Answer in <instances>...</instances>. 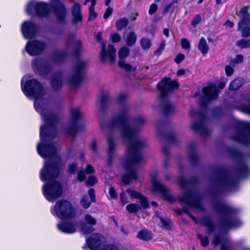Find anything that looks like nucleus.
<instances>
[{
  "label": "nucleus",
  "instance_id": "obj_63",
  "mask_svg": "<svg viewBox=\"0 0 250 250\" xmlns=\"http://www.w3.org/2000/svg\"><path fill=\"white\" fill-rule=\"evenodd\" d=\"M220 241V238L218 236H215L214 238L212 243L216 245H217Z\"/></svg>",
  "mask_w": 250,
  "mask_h": 250
},
{
  "label": "nucleus",
  "instance_id": "obj_23",
  "mask_svg": "<svg viewBox=\"0 0 250 250\" xmlns=\"http://www.w3.org/2000/svg\"><path fill=\"white\" fill-rule=\"evenodd\" d=\"M81 8L80 5L76 3L74 4L72 9V14L73 16V20L74 22H77L82 20V16L80 13Z\"/></svg>",
  "mask_w": 250,
  "mask_h": 250
},
{
  "label": "nucleus",
  "instance_id": "obj_4",
  "mask_svg": "<svg viewBox=\"0 0 250 250\" xmlns=\"http://www.w3.org/2000/svg\"><path fill=\"white\" fill-rule=\"evenodd\" d=\"M51 212L53 215H56L61 219L71 217L74 215L71 204L65 200L58 201L54 208L51 209Z\"/></svg>",
  "mask_w": 250,
  "mask_h": 250
},
{
  "label": "nucleus",
  "instance_id": "obj_5",
  "mask_svg": "<svg viewBox=\"0 0 250 250\" xmlns=\"http://www.w3.org/2000/svg\"><path fill=\"white\" fill-rule=\"evenodd\" d=\"M26 12L29 15L36 14L40 17H45L49 13V8L48 5L43 2L33 0L28 3Z\"/></svg>",
  "mask_w": 250,
  "mask_h": 250
},
{
  "label": "nucleus",
  "instance_id": "obj_55",
  "mask_svg": "<svg viewBox=\"0 0 250 250\" xmlns=\"http://www.w3.org/2000/svg\"><path fill=\"white\" fill-rule=\"evenodd\" d=\"M225 72L227 76H230L233 72V69L229 65H227L225 67Z\"/></svg>",
  "mask_w": 250,
  "mask_h": 250
},
{
  "label": "nucleus",
  "instance_id": "obj_20",
  "mask_svg": "<svg viewBox=\"0 0 250 250\" xmlns=\"http://www.w3.org/2000/svg\"><path fill=\"white\" fill-rule=\"evenodd\" d=\"M108 144V163L109 165L111 163V159L114 156V152L116 148V145L114 140L112 137H109L107 139Z\"/></svg>",
  "mask_w": 250,
  "mask_h": 250
},
{
  "label": "nucleus",
  "instance_id": "obj_19",
  "mask_svg": "<svg viewBox=\"0 0 250 250\" xmlns=\"http://www.w3.org/2000/svg\"><path fill=\"white\" fill-rule=\"evenodd\" d=\"M59 229L66 233H72L76 231V226L71 222H62L58 225Z\"/></svg>",
  "mask_w": 250,
  "mask_h": 250
},
{
  "label": "nucleus",
  "instance_id": "obj_39",
  "mask_svg": "<svg viewBox=\"0 0 250 250\" xmlns=\"http://www.w3.org/2000/svg\"><path fill=\"white\" fill-rule=\"evenodd\" d=\"M71 115L74 120L79 119L83 115L82 113L78 108H74L72 109Z\"/></svg>",
  "mask_w": 250,
  "mask_h": 250
},
{
  "label": "nucleus",
  "instance_id": "obj_48",
  "mask_svg": "<svg viewBox=\"0 0 250 250\" xmlns=\"http://www.w3.org/2000/svg\"><path fill=\"white\" fill-rule=\"evenodd\" d=\"M99 250H119L118 248L112 245L103 246Z\"/></svg>",
  "mask_w": 250,
  "mask_h": 250
},
{
  "label": "nucleus",
  "instance_id": "obj_2",
  "mask_svg": "<svg viewBox=\"0 0 250 250\" xmlns=\"http://www.w3.org/2000/svg\"><path fill=\"white\" fill-rule=\"evenodd\" d=\"M137 132V130L125 125L123 126L121 130L122 138L128 145L125 156L122 160L123 166L127 171L123 178V182L126 184L138 178L134 168L143 161L144 158L140 151L147 146L146 141L138 137Z\"/></svg>",
  "mask_w": 250,
  "mask_h": 250
},
{
  "label": "nucleus",
  "instance_id": "obj_51",
  "mask_svg": "<svg viewBox=\"0 0 250 250\" xmlns=\"http://www.w3.org/2000/svg\"><path fill=\"white\" fill-rule=\"evenodd\" d=\"M157 8H158V6L156 4H155V3L152 4L150 5L149 9V11H148L149 14L150 15L153 14L154 13H155L156 12Z\"/></svg>",
  "mask_w": 250,
  "mask_h": 250
},
{
  "label": "nucleus",
  "instance_id": "obj_62",
  "mask_svg": "<svg viewBox=\"0 0 250 250\" xmlns=\"http://www.w3.org/2000/svg\"><path fill=\"white\" fill-rule=\"evenodd\" d=\"M94 170L92 166L89 164L87 165L86 167V172L87 173H91L94 172Z\"/></svg>",
  "mask_w": 250,
  "mask_h": 250
},
{
  "label": "nucleus",
  "instance_id": "obj_43",
  "mask_svg": "<svg viewBox=\"0 0 250 250\" xmlns=\"http://www.w3.org/2000/svg\"><path fill=\"white\" fill-rule=\"evenodd\" d=\"M181 44L182 48L185 49H189L190 47V44L189 41L185 38H183L181 41Z\"/></svg>",
  "mask_w": 250,
  "mask_h": 250
},
{
  "label": "nucleus",
  "instance_id": "obj_26",
  "mask_svg": "<svg viewBox=\"0 0 250 250\" xmlns=\"http://www.w3.org/2000/svg\"><path fill=\"white\" fill-rule=\"evenodd\" d=\"M128 116V108L125 106L122 107L119 111V122L121 123L124 122Z\"/></svg>",
  "mask_w": 250,
  "mask_h": 250
},
{
  "label": "nucleus",
  "instance_id": "obj_12",
  "mask_svg": "<svg viewBox=\"0 0 250 250\" xmlns=\"http://www.w3.org/2000/svg\"><path fill=\"white\" fill-rule=\"evenodd\" d=\"M151 190L155 193L162 194L169 201H172V197L169 193L168 189L158 180L152 181Z\"/></svg>",
  "mask_w": 250,
  "mask_h": 250
},
{
  "label": "nucleus",
  "instance_id": "obj_16",
  "mask_svg": "<svg viewBox=\"0 0 250 250\" xmlns=\"http://www.w3.org/2000/svg\"><path fill=\"white\" fill-rule=\"evenodd\" d=\"M203 93L208 100H213L217 99L218 92L215 85L210 83L203 89Z\"/></svg>",
  "mask_w": 250,
  "mask_h": 250
},
{
  "label": "nucleus",
  "instance_id": "obj_22",
  "mask_svg": "<svg viewBox=\"0 0 250 250\" xmlns=\"http://www.w3.org/2000/svg\"><path fill=\"white\" fill-rule=\"evenodd\" d=\"M33 68L38 72H42L44 69H47V65L46 62L41 59L34 60L32 62Z\"/></svg>",
  "mask_w": 250,
  "mask_h": 250
},
{
  "label": "nucleus",
  "instance_id": "obj_46",
  "mask_svg": "<svg viewBox=\"0 0 250 250\" xmlns=\"http://www.w3.org/2000/svg\"><path fill=\"white\" fill-rule=\"evenodd\" d=\"M110 38L112 41L114 42H118L121 40V37L119 34L113 33L110 35Z\"/></svg>",
  "mask_w": 250,
  "mask_h": 250
},
{
  "label": "nucleus",
  "instance_id": "obj_38",
  "mask_svg": "<svg viewBox=\"0 0 250 250\" xmlns=\"http://www.w3.org/2000/svg\"><path fill=\"white\" fill-rule=\"evenodd\" d=\"M80 230L83 233L88 234L93 231V229L92 227L83 223L81 225Z\"/></svg>",
  "mask_w": 250,
  "mask_h": 250
},
{
  "label": "nucleus",
  "instance_id": "obj_18",
  "mask_svg": "<svg viewBox=\"0 0 250 250\" xmlns=\"http://www.w3.org/2000/svg\"><path fill=\"white\" fill-rule=\"evenodd\" d=\"M95 201V192L93 188H90L88 191V195L84 196L80 202L81 205L84 208H88L92 202Z\"/></svg>",
  "mask_w": 250,
  "mask_h": 250
},
{
  "label": "nucleus",
  "instance_id": "obj_64",
  "mask_svg": "<svg viewBox=\"0 0 250 250\" xmlns=\"http://www.w3.org/2000/svg\"><path fill=\"white\" fill-rule=\"evenodd\" d=\"M224 25L226 27L232 28L234 25V23L230 21H227L224 24Z\"/></svg>",
  "mask_w": 250,
  "mask_h": 250
},
{
  "label": "nucleus",
  "instance_id": "obj_35",
  "mask_svg": "<svg viewBox=\"0 0 250 250\" xmlns=\"http://www.w3.org/2000/svg\"><path fill=\"white\" fill-rule=\"evenodd\" d=\"M128 24V21L125 18H122L116 22V26L119 30H121L125 27Z\"/></svg>",
  "mask_w": 250,
  "mask_h": 250
},
{
  "label": "nucleus",
  "instance_id": "obj_1",
  "mask_svg": "<svg viewBox=\"0 0 250 250\" xmlns=\"http://www.w3.org/2000/svg\"><path fill=\"white\" fill-rule=\"evenodd\" d=\"M21 84L23 93L27 97L35 99V109L47 125L45 127H41V142L37 146L38 153L43 158L51 157L55 154L57 148L53 145H47L46 141L51 137L50 132L53 129L52 126L58 122L59 118L50 111L48 100L44 97L45 91L40 83L34 79L27 80L26 77L24 76Z\"/></svg>",
  "mask_w": 250,
  "mask_h": 250
},
{
  "label": "nucleus",
  "instance_id": "obj_58",
  "mask_svg": "<svg viewBox=\"0 0 250 250\" xmlns=\"http://www.w3.org/2000/svg\"><path fill=\"white\" fill-rule=\"evenodd\" d=\"M126 95L125 94H122L119 95L117 98V101L120 103H123L126 99Z\"/></svg>",
  "mask_w": 250,
  "mask_h": 250
},
{
  "label": "nucleus",
  "instance_id": "obj_11",
  "mask_svg": "<svg viewBox=\"0 0 250 250\" xmlns=\"http://www.w3.org/2000/svg\"><path fill=\"white\" fill-rule=\"evenodd\" d=\"M53 8L57 21L61 23H64L67 10L64 5L62 3L57 1L53 4Z\"/></svg>",
  "mask_w": 250,
  "mask_h": 250
},
{
  "label": "nucleus",
  "instance_id": "obj_40",
  "mask_svg": "<svg viewBox=\"0 0 250 250\" xmlns=\"http://www.w3.org/2000/svg\"><path fill=\"white\" fill-rule=\"evenodd\" d=\"M236 45L241 48H246L250 46V41L242 39L237 42Z\"/></svg>",
  "mask_w": 250,
  "mask_h": 250
},
{
  "label": "nucleus",
  "instance_id": "obj_13",
  "mask_svg": "<svg viewBox=\"0 0 250 250\" xmlns=\"http://www.w3.org/2000/svg\"><path fill=\"white\" fill-rule=\"evenodd\" d=\"M104 241V237L100 234H93L87 240V243L91 250H97Z\"/></svg>",
  "mask_w": 250,
  "mask_h": 250
},
{
  "label": "nucleus",
  "instance_id": "obj_15",
  "mask_svg": "<svg viewBox=\"0 0 250 250\" xmlns=\"http://www.w3.org/2000/svg\"><path fill=\"white\" fill-rule=\"evenodd\" d=\"M180 200L190 207H192L197 209L202 208L199 201L188 193H185L181 198Z\"/></svg>",
  "mask_w": 250,
  "mask_h": 250
},
{
  "label": "nucleus",
  "instance_id": "obj_41",
  "mask_svg": "<svg viewBox=\"0 0 250 250\" xmlns=\"http://www.w3.org/2000/svg\"><path fill=\"white\" fill-rule=\"evenodd\" d=\"M166 45V42L163 41L161 42L158 48L154 52V54L156 56H159L164 51Z\"/></svg>",
  "mask_w": 250,
  "mask_h": 250
},
{
  "label": "nucleus",
  "instance_id": "obj_57",
  "mask_svg": "<svg viewBox=\"0 0 250 250\" xmlns=\"http://www.w3.org/2000/svg\"><path fill=\"white\" fill-rule=\"evenodd\" d=\"M89 19L90 20H93L97 17L96 13L94 11V9H93L92 7L89 8Z\"/></svg>",
  "mask_w": 250,
  "mask_h": 250
},
{
  "label": "nucleus",
  "instance_id": "obj_3",
  "mask_svg": "<svg viewBox=\"0 0 250 250\" xmlns=\"http://www.w3.org/2000/svg\"><path fill=\"white\" fill-rule=\"evenodd\" d=\"M60 165L58 164H52L45 162L41 172V179L48 183L43 186V193L49 201L52 202L58 198L62 194L60 184L55 180L59 173Z\"/></svg>",
  "mask_w": 250,
  "mask_h": 250
},
{
  "label": "nucleus",
  "instance_id": "obj_54",
  "mask_svg": "<svg viewBox=\"0 0 250 250\" xmlns=\"http://www.w3.org/2000/svg\"><path fill=\"white\" fill-rule=\"evenodd\" d=\"M90 147L93 151L94 152H97L98 148V142L95 140H93L91 144Z\"/></svg>",
  "mask_w": 250,
  "mask_h": 250
},
{
  "label": "nucleus",
  "instance_id": "obj_44",
  "mask_svg": "<svg viewBox=\"0 0 250 250\" xmlns=\"http://www.w3.org/2000/svg\"><path fill=\"white\" fill-rule=\"evenodd\" d=\"M198 237L200 239L201 245L203 247H207L209 244V240L207 237H202L201 235L198 234Z\"/></svg>",
  "mask_w": 250,
  "mask_h": 250
},
{
  "label": "nucleus",
  "instance_id": "obj_17",
  "mask_svg": "<svg viewBox=\"0 0 250 250\" xmlns=\"http://www.w3.org/2000/svg\"><path fill=\"white\" fill-rule=\"evenodd\" d=\"M36 29L35 25L30 22L26 21L22 24L21 31L24 37L27 39L30 38L33 35Z\"/></svg>",
  "mask_w": 250,
  "mask_h": 250
},
{
  "label": "nucleus",
  "instance_id": "obj_8",
  "mask_svg": "<svg viewBox=\"0 0 250 250\" xmlns=\"http://www.w3.org/2000/svg\"><path fill=\"white\" fill-rule=\"evenodd\" d=\"M116 59V55L115 47L113 45L109 44L106 51V44L104 42H103L100 54L101 61L103 62L108 61L111 63H112L115 62Z\"/></svg>",
  "mask_w": 250,
  "mask_h": 250
},
{
  "label": "nucleus",
  "instance_id": "obj_25",
  "mask_svg": "<svg viewBox=\"0 0 250 250\" xmlns=\"http://www.w3.org/2000/svg\"><path fill=\"white\" fill-rule=\"evenodd\" d=\"M191 128L195 131L201 133H205L207 130L206 126L202 123L197 122L191 125Z\"/></svg>",
  "mask_w": 250,
  "mask_h": 250
},
{
  "label": "nucleus",
  "instance_id": "obj_30",
  "mask_svg": "<svg viewBox=\"0 0 250 250\" xmlns=\"http://www.w3.org/2000/svg\"><path fill=\"white\" fill-rule=\"evenodd\" d=\"M129 54V49L125 46L122 47L118 51V56L120 59H123L127 57Z\"/></svg>",
  "mask_w": 250,
  "mask_h": 250
},
{
  "label": "nucleus",
  "instance_id": "obj_53",
  "mask_svg": "<svg viewBox=\"0 0 250 250\" xmlns=\"http://www.w3.org/2000/svg\"><path fill=\"white\" fill-rule=\"evenodd\" d=\"M185 59V55L182 54H179L175 58L174 61L177 63H180Z\"/></svg>",
  "mask_w": 250,
  "mask_h": 250
},
{
  "label": "nucleus",
  "instance_id": "obj_27",
  "mask_svg": "<svg viewBox=\"0 0 250 250\" xmlns=\"http://www.w3.org/2000/svg\"><path fill=\"white\" fill-rule=\"evenodd\" d=\"M137 237L144 241H148L151 239L152 235L150 232L146 230H142L138 233Z\"/></svg>",
  "mask_w": 250,
  "mask_h": 250
},
{
  "label": "nucleus",
  "instance_id": "obj_6",
  "mask_svg": "<svg viewBox=\"0 0 250 250\" xmlns=\"http://www.w3.org/2000/svg\"><path fill=\"white\" fill-rule=\"evenodd\" d=\"M87 64V62L85 61L80 60L77 62L73 73L69 77V81L71 84L75 86L81 81Z\"/></svg>",
  "mask_w": 250,
  "mask_h": 250
},
{
  "label": "nucleus",
  "instance_id": "obj_32",
  "mask_svg": "<svg viewBox=\"0 0 250 250\" xmlns=\"http://www.w3.org/2000/svg\"><path fill=\"white\" fill-rule=\"evenodd\" d=\"M126 210L130 213H135L141 209V207L136 204H129L126 207Z\"/></svg>",
  "mask_w": 250,
  "mask_h": 250
},
{
  "label": "nucleus",
  "instance_id": "obj_47",
  "mask_svg": "<svg viewBox=\"0 0 250 250\" xmlns=\"http://www.w3.org/2000/svg\"><path fill=\"white\" fill-rule=\"evenodd\" d=\"M97 183V180L95 177L91 176L86 181V184L88 186H92Z\"/></svg>",
  "mask_w": 250,
  "mask_h": 250
},
{
  "label": "nucleus",
  "instance_id": "obj_14",
  "mask_svg": "<svg viewBox=\"0 0 250 250\" xmlns=\"http://www.w3.org/2000/svg\"><path fill=\"white\" fill-rule=\"evenodd\" d=\"M240 125L245 131H247L250 134V123L242 121L240 122ZM234 139L237 141L240 142L244 144H247L250 141V134L249 135L244 134H239Z\"/></svg>",
  "mask_w": 250,
  "mask_h": 250
},
{
  "label": "nucleus",
  "instance_id": "obj_21",
  "mask_svg": "<svg viewBox=\"0 0 250 250\" xmlns=\"http://www.w3.org/2000/svg\"><path fill=\"white\" fill-rule=\"evenodd\" d=\"M123 39L128 46H132L135 44L137 40V36L133 32H125L124 34Z\"/></svg>",
  "mask_w": 250,
  "mask_h": 250
},
{
  "label": "nucleus",
  "instance_id": "obj_59",
  "mask_svg": "<svg viewBox=\"0 0 250 250\" xmlns=\"http://www.w3.org/2000/svg\"><path fill=\"white\" fill-rule=\"evenodd\" d=\"M241 110L242 112L250 115V105L242 106Z\"/></svg>",
  "mask_w": 250,
  "mask_h": 250
},
{
  "label": "nucleus",
  "instance_id": "obj_52",
  "mask_svg": "<svg viewBox=\"0 0 250 250\" xmlns=\"http://www.w3.org/2000/svg\"><path fill=\"white\" fill-rule=\"evenodd\" d=\"M113 12V8L111 7H108L104 15V19H107L112 13Z\"/></svg>",
  "mask_w": 250,
  "mask_h": 250
},
{
  "label": "nucleus",
  "instance_id": "obj_28",
  "mask_svg": "<svg viewBox=\"0 0 250 250\" xmlns=\"http://www.w3.org/2000/svg\"><path fill=\"white\" fill-rule=\"evenodd\" d=\"M243 84V80L241 78H237L234 80L229 85V89L236 90L239 89Z\"/></svg>",
  "mask_w": 250,
  "mask_h": 250
},
{
  "label": "nucleus",
  "instance_id": "obj_29",
  "mask_svg": "<svg viewBox=\"0 0 250 250\" xmlns=\"http://www.w3.org/2000/svg\"><path fill=\"white\" fill-rule=\"evenodd\" d=\"M61 79V77L60 76H55L52 79L51 83L52 86L55 89H58L61 87L62 82Z\"/></svg>",
  "mask_w": 250,
  "mask_h": 250
},
{
  "label": "nucleus",
  "instance_id": "obj_60",
  "mask_svg": "<svg viewBox=\"0 0 250 250\" xmlns=\"http://www.w3.org/2000/svg\"><path fill=\"white\" fill-rule=\"evenodd\" d=\"M85 176L84 174V172L83 171H80L79 172L78 174V179L79 181L82 182L85 179Z\"/></svg>",
  "mask_w": 250,
  "mask_h": 250
},
{
  "label": "nucleus",
  "instance_id": "obj_24",
  "mask_svg": "<svg viewBox=\"0 0 250 250\" xmlns=\"http://www.w3.org/2000/svg\"><path fill=\"white\" fill-rule=\"evenodd\" d=\"M198 48L203 54L205 55L207 54L209 50V46L205 39L202 38L200 40Z\"/></svg>",
  "mask_w": 250,
  "mask_h": 250
},
{
  "label": "nucleus",
  "instance_id": "obj_45",
  "mask_svg": "<svg viewBox=\"0 0 250 250\" xmlns=\"http://www.w3.org/2000/svg\"><path fill=\"white\" fill-rule=\"evenodd\" d=\"M201 21V17L199 15H196L191 21V24L196 26Z\"/></svg>",
  "mask_w": 250,
  "mask_h": 250
},
{
  "label": "nucleus",
  "instance_id": "obj_49",
  "mask_svg": "<svg viewBox=\"0 0 250 250\" xmlns=\"http://www.w3.org/2000/svg\"><path fill=\"white\" fill-rule=\"evenodd\" d=\"M77 169V166L76 164L72 163L69 165L68 171L69 173L74 174L75 173Z\"/></svg>",
  "mask_w": 250,
  "mask_h": 250
},
{
  "label": "nucleus",
  "instance_id": "obj_37",
  "mask_svg": "<svg viewBox=\"0 0 250 250\" xmlns=\"http://www.w3.org/2000/svg\"><path fill=\"white\" fill-rule=\"evenodd\" d=\"M84 220L85 223L91 226L95 225L97 223V220L96 218L89 214H87L84 215Z\"/></svg>",
  "mask_w": 250,
  "mask_h": 250
},
{
  "label": "nucleus",
  "instance_id": "obj_33",
  "mask_svg": "<svg viewBox=\"0 0 250 250\" xmlns=\"http://www.w3.org/2000/svg\"><path fill=\"white\" fill-rule=\"evenodd\" d=\"M162 106L165 112L167 114L170 113L174 110L173 105L168 101L164 102L162 104Z\"/></svg>",
  "mask_w": 250,
  "mask_h": 250
},
{
  "label": "nucleus",
  "instance_id": "obj_34",
  "mask_svg": "<svg viewBox=\"0 0 250 250\" xmlns=\"http://www.w3.org/2000/svg\"><path fill=\"white\" fill-rule=\"evenodd\" d=\"M120 67L124 68L126 71H132L135 70V67H133L130 64L126 63L124 61L121 60L118 63Z\"/></svg>",
  "mask_w": 250,
  "mask_h": 250
},
{
  "label": "nucleus",
  "instance_id": "obj_36",
  "mask_svg": "<svg viewBox=\"0 0 250 250\" xmlns=\"http://www.w3.org/2000/svg\"><path fill=\"white\" fill-rule=\"evenodd\" d=\"M127 192L131 198L139 199L143 195L140 192L133 189H128Z\"/></svg>",
  "mask_w": 250,
  "mask_h": 250
},
{
  "label": "nucleus",
  "instance_id": "obj_7",
  "mask_svg": "<svg viewBox=\"0 0 250 250\" xmlns=\"http://www.w3.org/2000/svg\"><path fill=\"white\" fill-rule=\"evenodd\" d=\"M238 16L241 19L238 27L242 31L243 37L250 36V20L245 7L242 8L239 12Z\"/></svg>",
  "mask_w": 250,
  "mask_h": 250
},
{
  "label": "nucleus",
  "instance_id": "obj_61",
  "mask_svg": "<svg viewBox=\"0 0 250 250\" xmlns=\"http://www.w3.org/2000/svg\"><path fill=\"white\" fill-rule=\"evenodd\" d=\"M243 56L241 55H237L236 58L234 60V63H241L243 61Z\"/></svg>",
  "mask_w": 250,
  "mask_h": 250
},
{
  "label": "nucleus",
  "instance_id": "obj_10",
  "mask_svg": "<svg viewBox=\"0 0 250 250\" xmlns=\"http://www.w3.org/2000/svg\"><path fill=\"white\" fill-rule=\"evenodd\" d=\"M45 44L37 40L29 42L25 47L26 50L30 55H35L41 53L45 48Z\"/></svg>",
  "mask_w": 250,
  "mask_h": 250
},
{
  "label": "nucleus",
  "instance_id": "obj_9",
  "mask_svg": "<svg viewBox=\"0 0 250 250\" xmlns=\"http://www.w3.org/2000/svg\"><path fill=\"white\" fill-rule=\"evenodd\" d=\"M178 84L176 81H171L168 78H164L158 84V87L160 91L161 96L165 97L167 93L178 87Z\"/></svg>",
  "mask_w": 250,
  "mask_h": 250
},
{
  "label": "nucleus",
  "instance_id": "obj_50",
  "mask_svg": "<svg viewBox=\"0 0 250 250\" xmlns=\"http://www.w3.org/2000/svg\"><path fill=\"white\" fill-rule=\"evenodd\" d=\"M127 198L124 192H122L120 195V200L123 206H124L127 203Z\"/></svg>",
  "mask_w": 250,
  "mask_h": 250
},
{
  "label": "nucleus",
  "instance_id": "obj_42",
  "mask_svg": "<svg viewBox=\"0 0 250 250\" xmlns=\"http://www.w3.org/2000/svg\"><path fill=\"white\" fill-rule=\"evenodd\" d=\"M139 201L141 204V208L142 207L144 208H146L149 207L147 198L143 195L139 199Z\"/></svg>",
  "mask_w": 250,
  "mask_h": 250
},
{
  "label": "nucleus",
  "instance_id": "obj_31",
  "mask_svg": "<svg viewBox=\"0 0 250 250\" xmlns=\"http://www.w3.org/2000/svg\"><path fill=\"white\" fill-rule=\"evenodd\" d=\"M140 43L142 47L145 50L149 49L152 45L150 40L146 38H143L141 40Z\"/></svg>",
  "mask_w": 250,
  "mask_h": 250
},
{
  "label": "nucleus",
  "instance_id": "obj_56",
  "mask_svg": "<svg viewBox=\"0 0 250 250\" xmlns=\"http://www.w3.org/2000/svg\"><path fill=\"white\" fill-rule=\"evenodd\" d=\"M109 193L111 198L115 199L117 197V194L114 188L110 187L109 190Z\"/></svg>",
  "mask_w": 250,
  "mask_h": 250
}]
</instances>
